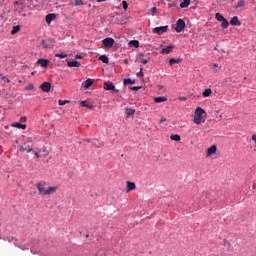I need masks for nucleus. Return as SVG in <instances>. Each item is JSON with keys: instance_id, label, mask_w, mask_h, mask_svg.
<instances>
[{"instance_id": "nucleus-1", "label": "nucleus", "mask_w": 256, "mask_h": 256, "mask_svg": "<svg viewBox=\"0 0 256 256\" xmlns=\"http://www.w3.org/2000/svg\"><path fill=\"white\" fill-rule=\"evenodd\" d=\"M205 117H207L205 109L197 107L194 112L193 123H195V125H201V123H205Z\"/></svg>"}, {"instance_id": "nucleus-2", "label": "nucleus", "mask_w": 256, "mask_h": 256, "mask_svg": "<svg viewBox=\"0 0 256 256\" xmlns=\"http://www.w3.org/2000/svg\"><path fill=\"white\" fill-rule=\"evenodd\" d=\"M45 185H46V183L43 181H41L37 184L39 193H55V191H57V189H59V187H57V186H50L47 189H45Z\"/></svg>"}, {"instance_id": "nucleus-3", "label": "nucleus", "mask_w": 256, "mask_h": 256, "mask_svg": "<svg viewBox=\"0 0 256 256\" xmlns=\"http://www.w3.org/2000/svg\"><path fill=\"white\" fill-rule=\"evenodd\" d=\"M55 43V39L48 38L47 40H42L41 45L43 49H53V44Z\"/></svg>"}, {"instance_id": "nucleus-4", "label": "nucleus", "mask_w": 256, "mask_h": 256, "mask_svg": "<svg viewBox=\"0 0 256 256\" xmlns=\"http://www.w3.org/2000/svg\"><path fill=\"white\" fill-rule=\"evenodd\" d=\"M183 29H185V20L180 18L176 21L175 31L176 33H181Z\"/></svg>"}, {"instance_id": "nucleus-5", "label": "nucleus", "mask_w": 256, "mask_h": 256, "mask_svg": "<svg viewBox=\"0 0 256 256\" xmlns=\"http://www.w3.org/2000/svg\"><path fill=\"white\" fill-rule=\"evenodd\" d=\"M104 47H106V49H111V47H113V45H115V39H113L112 37H108V38H105L103 41H102Z\"/></svg>"}, {"instance_id": "nucleus-6", "label": "nucleus", "mask_w": 256, "mask_h": 256, "mask_svg": "<svg viewBox=\"0 0 256 256\" xmlns=\"http://www.w3.org/2000/svg\"><path fill=\"white\" fill-rule=\"evenodd\" d=\"M105 91H114V93H119V90L115 88V84L113 82H104Z\"/></svg>"}, {"instance_id": "nucleus-7", "label": "nucleus", "mask_w": 256, "mask_h": 256, "mask_svg": "<svg viewBox=\"0 0 256 256\" xmlns=\"http://www.w3.org/2000/svg\"><path fill=\"white\" fill-rule=\"evenodd\" d=\"M169 26H160L153 29V33L156 35H163V33H167Z\"/></svg>"}, {"instance_id": "nucleus-8", "label": "nucleus", "mask_w": 256, "mask_h": 256, "mask_svg": "<svg viewBox=\"0 0 256 256\" xmlns=\"http://www.w3.org/2000/svg\"><path fill=\"white\" fill-rule=\"evenodd\" d=\"M18 149L19 151H21V153H25V151H27V153H31V151H33V148L27 145V143H24L23 145L18 146Z\"/></svg>"}, {"instance_id": "nucleus-9", "label": "nucleus", "mask_w": 256, "mask_h": 256, "mask_svg": "<svg viewBox=\"0 0 256 256\" xmlns=\"http://www.w3.org/2000/svg\"><path fill=\"white\" fill-rule=\"evenodd\" d=\"M230 25H232V27H241V21H239V17H232L230 20Z\"/></svg>"}, {"instance_id": "nucleus-10", "label": "nucleus", "mask_w": 256, "mask_h": 256, "mask_svg": "<svg viewBox=\"0 0 256 256\" xmlns=\"http://www.w3.org/2000/svg\"><path fill=\"white\" fill-rule=\"evenodd\" d=\"M217 153V145H212L206 150L207 157H211V155H215Z\"/></svg>"}, {"instance_id": "nucleus-11", "label": "nucleus", "mask_w": 256, "mask_h": 256, "mask_svg": "<svg viewBox=\"0 0 256 256\" xmlns=\"http://www.w3.org/2000/svg\"><path fill=\"white\" fill-rule=\"evenodd\" d=\"M137 185L135 182L127 181L126 182V191L129 193L130 191H135Z\"/></svg>"}, {"instance_id": "nucleus-12", "label": "nucleus", "mask_w": 256, "mask_h": 256, "mask_svg": "<svg viewBox=\"0 0 256 256\" xmlns=\"http://www.w3.org/2000/svg\"><path fill=\"white\" fill-rule=\"evenodd\" d=\"M36 63H37V65H40V67H44V68L49 67V60L44 59V58L38 59Z\"/></svg>"}, {"instance_id": "nucleus-13", "label": "nucleus", "mask_w": 256, "mask_h": 256, "mask_svg": "<svg viewBox=\"0 0 256 256\" xmlns=\"http://www.w3.org/2000/svg\"><path fill=\"white\" fill-rule=\"evenodd\" d=\"M40 89L44 91V93H49L51 91V83L50 82H44L41 84Z\"/></svg>"}, {"instance_id": "nucleus-14", "label": "nucleus", "mask_w": 256, "mask_h": 256, "mask_svg": "<svg viewBox=\"0 0 256 256\" xmlns=\"http://www.w3.org/2000/svg\"><path fill=\"white\" fill-rule=\"evenodd\" d=\"M56 18H57V15L55 13H51V14L46 15L45 21L49 25L52 21H55Z\"/></svg>"}, {"instance_id": "nucleus-15", "label": "nucleus", "mask_w": 256, "mask_h": 256, "mask_svg": "<svg viewBox=\"0 0 256 256\" xmlns=\"http://www.w3.org/2000/svg\"><path fill=\"white\" fill-rule=\"evenodd\" d=\"M11 127H14L15 129H22L23 131H25V129H27V125L21 124L19 122H13L11 124Z\"/></svg>"}, {"instance_id": "nucleus-16", "label": "nucleus", "mask_w": 256, "mask_h": 256, "mask_svg": "<svg viewBox=\"0 0 256 256\" xmlns=\"http://www.w3.org/2000/svg\"><path fill=\"white\" fill-rule=\"evenodd\" d=\"M173 49H175V46L169 45V46H167L166 48H163V49L161 50V53H162L163 55H169V53H171V52L173 51Z\"/></svg>"}, {"instance_id": "nucleus-17", "label": "nucleus", "mask_w": 256, "mask_h": 256, "mask_svg": "<svg viewBox=\"0 0 256 256\" xmlns=\"http://www.w3.org/2000/svg\"><path fill=\"white\" fill-rule=\"evenodd\" d=\"M67 65L68 67H81V62L77 61V60H67Z\"/></svg>"}, {"instance_id": "nucleus-18", "label": "nucleus", "mask_w": 256, "mask_h": 256, "mask_svg": "<svg viewBox=\"0 0 256 256\" xmlns=\"http://www.w3.org/2000/svg\"><path fill=\"white\" fill-rule=\"evenodd\" d=\"M95 80L88 78L86 81H84L82 83V87H84L85 89H89V87H91V85H93Z\"/></svg>"}, {"instance_id": "nucleus-19", "label": "nucleus", "mask_w": 256, "mask_h": 256, "mask_svg": "<svg viewBox=\"0 0 256 256\" xmlns=\"http://www.w3.org/2000/svg\"><path fill=\"white\" fill-rule=\"evenodd\" d=\"M191 5V0H183L182 3H180V9H187Z\"/></svg>"}, {"instance_id": "nucleus-20", "label": "nucleus", "mask_w": 256, "mask_h": 256, "mask_svg": "<svg viewBox=\"0 0 256 256\" xmlns=\"http://www.w3.org/2000/svg\"><path fill=\"white\" fill-rule=\"evenodd\" d=\"M155 103H165L167 96H158L154 98Z\"/></svg>"}, {"instance_id": "nucleus-21", "label": "nucleus", "mask_w": 256, "mask_h": 256, "mask_svg": "<svg viewBox=\"0 0 256 256\" xmlns=\"http://www.w3.org/2000/svg\"><path fill=\"white\" fill-rule=\"evenodd\" d=\"M19 31H21V26H19V25L13 26V28L11 30V35H17V33H19Z\"/></svg>"}, {"instance_id": "nucleus-22", "label": "nucleus", "mask_w": 256, "mask_h": 256, "mask_svg": "<svg viewBox=\"0 0 256 256\" xmlns=\"http://www.w3.org/2000/svg\"><path fill=\"white\" fill-rule=\"evenodd\" d=\"M129 47H135V49H138L139 47V40H131L129 43H128Z\"/></svg>"}, {"instance_id": "nucleus-23", "label": "nucleus", "mask_w": 256, "mask_h": 256, "mask_svg": "<svg viewBox=\"0 0 256 256\" xmlns=\"http://www.w3.org/2000/svg\"><path fill=\"white\" fill-rule=\"evenodd\" d=\"M229 27V20H227V18H224L222 21H221V28L222 29H227Z\"/></svg>"}, {"instance_id": "nucleus-24", "label": "nucleus", "mask_w": 256, "mask_h": 256, "mask_svg": "<svg viewBox=\"0 0 256 256\" xmlns=\"http://www.w3.org/2000/svg\"><path fill=\"white\" fill-rule=\"evenodd\" d=\"M170 139H171V141H176L178 143L179 141H181V135H179V134H172L170 136Z\"/></svg>"}, {"instance_id": "nucleus-25", "label": "nucleus", "mask_w": 256, "mask_h": 256, "mask_svg": "<svg viewBox=\"0 0 256 256\" xmlns=\"http://www.w3.org/2000/svg\"><path fill=\"white\" fill-rule=\"evenodd\" d=\"M211 93H213V90H211V88H208V89H205V90L202 92V95H203V97H210V96H211Z\"/></svg>"}, {"instance_id": "nucleus-26", "label": "nucleus", "mask_w": 256, "mask_h": 256, "mask_svg": "<svg viewBox=\"0 0 256 256\" xmlns=\"http://www.w3.org/2000/svg\"><path fill=\"white\" fill-rule=\"evenodd\" d=\"M125 113H126V115H128V117H131V115H135V109L134 108H126Z\"/></svg>"}, {"instance_id": "nucleus-27", "label": "nucleus", "mask_w": 256, "mask_h": 256, "mask_svg": "<svg viewBox=\"0 0 256 256\" xmlns=\"http://www.w3.org/2000/svg\"><path fill=\"white\" fill-rule=\"evenodd\" d=\"M99 61H102V63H106V65H107V64H109V57H107V55H101L99 57Z\"/></svg>"}, {"instance_id": "nucleus-28", "label": "nucleus", "mask_w": 256, "mask_h": 256, "mask_svg": "<svg viewBox=\"0 0 256 256\" xmlns=\"http://www.w3.org/2000/svg\"><path fill=\"white\" fill-rule=\"evenodd\" d=\"M177 63H181V59L177 58H170L169 59V65H175Z\"/></svg>"}, {"instance_id": "nucleus-29", "label": "nucleus", "mask_w": 256, "mask_h": 256, "mask_svg": "<svg viewBox=\"0 0 256 256\" xmlns=\"http://www.w3.org/2000/svg\"><path fill=\"white\" fill-rule=\"evenodd\" d=\"M124 85H135V80L131 78L124 79Z\"/></svg>"}, {"instance_id": "nucleus-30", "label": "nucleus", "mask_w": 256, "mask_h": 256, "mask_svg": "<svg viewBox=\"0 0 256 256\" xmlns=\"http://www.w3.org/2000/svg\"><path fill=\"white\" fill-rule=\"evenodd\" d=\"M55 57H57L58 59H66L67 53L65 52L57 53L55 54Z\"/></svg>"}, {"instance_id": "nucleus-31", "label": "nucleus", "mask_w": 256, "mask_h": 256, "mask_svg": "<svg viewBox=\"0 0 256 256\" xmlns=\"http://www.w3.org/2000/svg\"><path fill=\"white\" fill-rule=\"evenodd\" d=\"M215 19L217 21L222 22L225 18L223 17V15L221 13L218 12V13L215 14Z\"/></svg>"}, {"instance_id": "nucleus-32", "label": "nucleus", "mask_w": 256, "mask_h": 256, "mask_svg": "<svg viewBox=\"0 0 256 256\" xmlns=\"http://www.w3.org/2000/svg\"><path fill=\"white\" fill-rule=\"evenodd\" d=\"M92 144L95 145V147H103V142H99L97 139H94Z\"/></svg>"}, {"instance_id": "nucleus-33", "label": "nucleus", "mask_w": 256, "mask_h": 256, "mask_svg": "<svg viewBox=\"0 0 256 256\" xmlns=\"http://www.w3.org/2000/svg\"><path fill=\"white\" fill-rule=\"evenodd\" d=\"M35 89V85L33 84H28L26 87H25V90L26 91H33Z\"/></svg>"}, {"instance_id": "nucleus-34", "label": "nucleus", "mask_w": 256, "mask_h": 256, "mask_svg": "<svg viewBox=\"0 0 256 256\" xmlns=\"http://www.w3.org/2000/svg\"><path fill=\"white\" fill-rule=\"evenodd\" d=\"M122 7L124 11H127V9H129V4L127 3V1L125 0L122 1Z\"/></svg>"}, {"instance_id": "nucleus-35", "label": "nucleus", "mask_w": 256, "mask_h": 256, "mask_svg": "<svg viewBox=\"0 0 256 256\" xmlns=\"http://www.w3.org/2000/svg\"><path fill=\"white\" fill-rule=\"evenodd\" d=\"M81 5H85V3L83 2V0H75V6H76V7H80Z\"/></svg>"}, {"instance_id": "nucleus-36", "label": "nucleus", "mask_w": 256, "mask_h": 256, "mask_svg": "<svg viewBox=\"0 0 256 256\" xmlns=\"http://www.w3.org/2000/svg\"><path fill=\"white\" fill-rule=\"evenodd\" d=\"M67 103H69V100H59L58 101V105H61V106H63V105H67Z\"/></svg>"}, {"instance_id": "nucleus-37", "label": "nucleus", "mask_w": 256, "mask_h": 256, "mask_svg": "<svg viewBox=\"0 0 256 256\" xmlns=\"http://www.w3.org/2000/svg\"><path fill=\"white\" fill-rule=\"evenodd\" d=\"M132 91H139L140 89H142V86H134L130 88Z\"/></svg>"}, {"instance_id": "nucleus-38", "label": "nucleus", "mask_w": 256, "mask_h": 256, "mask_svg": "<svg viewBox=\"0 0 256 256\" xmlns=\"http://www.w3.org/2000/svg\"><path fill=\"white\" fill-rule=\"evenodd\" d=\"M17 241V239H15V237H13V236H8L7 238H6V241H9V243H11V241Z\"/></svg>"}, {"instance_id": "nucleus-39", "label": "nucleus", "mask_w": 256, "mask_h": 256, "mask_svg": "<svg viewBox=\"0 0 256 256\" xmlns=\"http://www.w3.org/2000/svg\"><path fill=\"white\" fill-rule=\"evenodd\" d=\"M150 59L151 58H144V59H142L143 65H147L149 63Z\"/></svg>"}, {"instance_id": "nucleus-40", "label": "nucleus", "mask_w": 256, "mask_h": 256, "mask_svg": "<svg viewBox=\"0 0 256 256\" xmlns=\"http://www.w3.org/2000/svg\"><path fill=\"white\" fill-rule=\"evenodd\" d=\"M235 7H236V9L243 7V0L239 1Z\"/></svg>"}, {"instance_id": "nucleus-41", "label": "nucleus", "mask_w": 256, "mask_h": 256, "mask_svg": "<svg viewBox=\"0 0 256 256\" xmlns=\"http://www.w3.org/2000/svg\"><path fill=\"white\" fill-rule=\"evenodd\" d=\"M20 122L21 123H26L27 122V117L26 116H21L20 117Z\"/></svg>"}, {"instance_id": "nucleus-42", "label": "nucleus", "mask_w": 256, "mask_h": 256, "mask_svg": "<svg viewBox=\"0 0 256 256\" xmlns=\"http://www.w3.org/2000/svg\"><path fill=\"white\" fill-rule=\"evenodd\" d=\"M151 13L152 15H155V13H157V7L151 8Z\"/></svg>"}, {"instance_id": "nucleus-43", "label": "nucleus", "mask_w": 256, "mask_h": 256, "mask_svg": "<svg viewBox=\"0 0 256 256\" xmlns=\"http://www.w3.org/2000/svg\"><path fill=\"white\" fill-rule=\"evenodd\" d=\"M81 105H83V107H88V106H87V101H85V100H83V101L81 102Z\"/></svg>"}, {"instance_id": "nucleus-44", "label": "nucleus", "mask_w": 256, "mask_h": 256, "mask_svg": "<svg viewBox=\"0 0 256 256\" xmlns=\"http://www.w3.org/2000/svg\"><path fill=\"white\" fill-rule=\"evenodd\" d=\"M33 154L35 155V157H36L37 159H39V152H33Z\"/></svg>"}, {"instance_id": "nucleus-45", "label": "nucleus", "mask_w": 256, "mask_h": 256, "mask_svg": "<svg viewBox=\"0 0 256 256\" xmlns=\"http://www.w3.org/2000/svg\"><path fill=\"white\" fill-rule=\"evenodd\" d=\"M252 141L256 143V134L252 135Z\"/></svg>"}, {"instance_id": "nucleus-46", "label": "nucleus", "mask_w": 256, "mask_h": 256, "mask_svg": "<svg viewBox=\"0 0 256 256\" xmlns=\"http://www.w3.org/2000/svg\"><path fill=\"white\" fill-rule=\"evenodd\" d=\"M76 59H83V56L77 54V55H76Z\"/></svg>"}, {"instance_id": "nucleus-47", "label": "nucleus", "mask_w": 256, "mask_h": 256, "mask_svg": "<svg viewBox=\"0 0 256 256\" xmlns=\"http://www.w3.org/2000/svg\"><path fill=\"white\" fill-rule=\"evenodd\" d=\"M105 1H107V0H96L97 3H103Z\"/></svg>"}, {"instance_id": "nucleus-48", "label": "nucleus", "mask_w": 256, "mask_h": 256, "mask_svg": "<svg viewBox=\"0 0 256 256\" xmlns=\"http://www.w3.org/2000/svg\"><path fill=\"white\" fill-rule=\"evenodd\" d=\"M175 5L174 4H172V3H169L168 4V7L171 9L172 7H174Z\"/></svg>"}, {"instance_id": "nucleus-49", "label": "nucleus", "mask_w": 256, "mask_h": 256, "mask_svg": "<svg viewBox=\"0 0 256 256\" xmlns=\"http://www.w3.org/2000/svg\"><path fill=\"white\" fill-rule=\"evenodd\" d=\"M124 63H125V65H129V60H128V59H125V60H124Z\"/></svg>"}, {"instance_id": "nucleus-50", "label": "nucleus", "mask_w": 256, "mask_h": 256, "mask_svg": "<svg viewBox=\"0 0 256 256\" xmlns=\"http://www.w3.org/2000/svg\"><path fill=\"white\" fill-rule=\"evenodd\" d=\"M139 75H141L143 77V69L142 68H140Z\"/></svg>"}, {"instance_id": "nucleus-51", "label": "nucleus", "mask_w": 256, "mask_h": 256, "mask_svg": "<svg viewBox=\"0 0 256 256\" xmlns=\"http://www.w3.org/2000/svg\"><path fill=\"white\" fill-rule=\"evenodd\" d=\"M140 57H143V54L137 55V59H140Z\"/></svg>"}, {"instance_id": "nucleus-52", "label": "nucleus", "mask_w": 256, "mask_h": 256, "mask_svg": "<svg viewBox=\"0 0 256 256\" xmlns=\"http://www.w3.org/2000/svg\"><path fill=\"white\" fill-rule=\"evenodd\" d=\"M215 115H219V110L216 111Z\"/></svg>"}, {"instance_id": "nucleus-53", "label": "nucleus", "mask_w": 256, "mask_h": 256, "mask_svg": "<svg viewBox=\"0 0 256 256\" xmlns=\"http://www.w3.org/2000/svg\"><path fill=\"white\" fill-rule=\"evenodd\" d=\"M214 67H219V65L218 64H214Z\"/></svg>"}, {"instance_id": "nucleus-54", "label": "nucleus", "mask_w": 256, "mask_h": 256, "mask_svg": "<svg viewBox=\"0 0 256 256\" xmlns=\"http://www.w3.org/2000/svg\"><path fill=\"white\" fill-rule=\"evenodd\" d=\"M185 99H186L185 97H184V98H181L182 101H185Z\"/></svg>"}, {"instance_id": "nucleus-55", "label": "nucleus", "mask_w": 256, "mask_h": 256, "mask_svg": "<svg viewBox=\"0 0 256 256\" xmlns=\"http://www.w3.org/2000/svg\"><path fill=\"white\" fill-rule=\"evenodd\" d=\"M31 75H35V72H32Z\"/></svg>"}, {"instance_id": "nucleus-56", "label": "nucleus", "mask_w": 256, "mask_h": 256, "mask_svg": "<svg viewBox=\"0 0 256 256\" xmlns=\"http://www.w3.org/2000/svg\"><path fill=\"white\" fill-rule=\"evenodd\" d=\"M87 142H88V143H90V142H91V140H87Z\"/></svg>"}, {"instance_id": "nucleus-57", "label": "nucleus", "mask_w": 256, "mask_h": 256, "mask_svg": "<svg viewBox=\"0 0 256 256\" xmlns=\"http://www.w3.org/2000/svg\"><path fill=\"white\" fill-rule=\"evenodd\" d=\"M161 121H165V119L162 118Z\"/></svg>"}]
</instances>
